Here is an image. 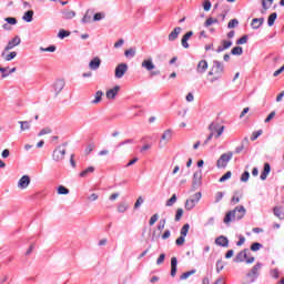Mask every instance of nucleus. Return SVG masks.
I'll use <instances>...</instances> for the list:
<instances>
[{"label": "nucleus", "mask_w": 284, "mask_h": 284, "mask_svg": "<svg viewBox=\"0 0 284 284\" xmlns=\"http://www.w3.org/2000/svg\"><path fill=\"white\" fill-rule=\"evenodd\" d=\"M271 171H272V166L270 165V163H265L260 179L262 181H265L267 179V175L270 174Z\"/></svg>", "instance_id": "22"}, {"label": "nucleus", "mask_w": 284, "mask_h": 284, "mask_svg": "<svg viewBox=\"0 0 284 284\" xmlns=\"http://www.w3.org/2000/svg\"><path fill=\"white\" fill-rule=\"evenodd\" d=\"M128 204H125V203H120L119 205H118V212H120L121 214H123L124 212H128Z\"/></svg>", "instance_id": "41"}, {"label": "nucleus", "mask_w": 284, "mask_h": 284, "mask_svg": "<svg viewBox=\"0 0 284 284\" xmlns=\"http://www.w3.org/2000/svg\"><path fill=\"white\" fill-rule=\"evenodd\" d=\"M170 143L172 141V130L168 129L161 136L160 143Z\"/></svg>", "instance_id": "21"}, {"label": "nucleus", "mask_w": 284, "mask_h": 284, "mask_svg": "<svg viewBox=\"0 0 284 284\" xmlns=\"http://www.w3.org/2000/svg\"><path fill=\"white\" fill-rule=\"evenodd\" d=\"M240 181H242V183H247V181H250V172H248V171H245V172L241 175Z\"/></svg>", "instance_id": "44"}, {"label": "nucleus", "mask_w": 284, "mask_h": 284, "mask_svg": "<svg viewBox=\"0 0 284 284\" xmlns=\"http://www.w3.org/2000/svg\"><path fill=\"white\" fill-rule=\"evenodd\" d=\"M58 194H64V195L70 194V190L68 187L63 186V185H60L58 187Z\"/></svg>", "instance_id": "46"}, {"label": "nucleus", "mask_w": 284, "mask_h": 284, "mask_svg": "<svg viewBox=\"0 0 284 284\" xmlns=\"http://www.w3.org/2000/svg\"><path fill=\"white\" fill-rule=\"evenodd\" d=\"M263 267V263L257 262L251 271L246 274L247 278H250L251 283H254L256 278H258V273L261 272Z\"/></svg>", "instance_id": "8"}, {"label": "nucleus", "mask_w": 284, "mask_h": 284, "mask_svg": "<svg viewBox=\"0 0 284 284\" xmlns=\"http://www.w3.org/2000/svg\"><path fill=\"white\" fill-rule=\"evenodd\" d=\"M203 176V173L201 171H196L194 174H193V185L196 186V185H201V179Z\"/></svg>", "instance_id": "26"}, {"label": "nucleus", "mask_w": 284, "mask_h": 284, "mask_svg": "<svg viewBox=\"0 0 284 284\" xmlns=\"http://www.w3.org/2000/svg\"><path fill=\"white\" fill-rule=\"evenodd\" d=\"M164 261H165V254L162 253L156 260V265H162Z\"/></svg>", "instance_id": "62"}, {"label": "nucleus", "mask_w": 284, "mask_h": 284, "mask_svg": "<svg viewBox=\"0 0 284 284\" xmlns=\"http://www.w3.org/2000/svg\"><path fill=\"white\" fill-rule=\"evenodd\" d=\"M246 212L247 211L245 210V206L243 205L236 206L234 210L229 211L225 214L223 222L225 223V225H230L232 221H241V219L245 216Z\"/></svg>", "instance_id": "1"}, {"label": "nucleus", "mask_w": 284, "mask_h": 284, "mask_svg": "<svg viewBox=\"0 0 284 284\" xmlns=\"http://www.w3.org/2000/svg\"><path fill=\"white\" fill-rule=\"evenodd\" d=\"M233 156H234V153L232 152L222 154L216 162V168H219V170L221 169L225 170V168H227V163L232 161Z\"/></svg>", "instance_id": "4"}, {"label": "nucleus", "mask_w": 284, "mask_h": 284, "mask_svg": "<svg viewBox=\"0 0 284 284\" xmlns=\"http://www.w3.org/2000/svg\"><path fill=\"white\" fill-rule=\"evenodd\" d=\"M237 26H239V20H237V19H232V20L229 21V23H227L229 30H232V29L236 28Z\"/></svg>", "instance_id": "39"}, {"label": "nucleus", "mask_w": 284, "mask_h": 284, "mask_svg": "<svg viewBox=\"0 0 284 284\" xmlns=\"http://www.w3.org/2000/svg\"><path fill=\"white\" fill-rule=\"evenodd\" d=\"M132 143H134V140L129 139V140H125V141H123V142H120V143L118 144V148H121V146L128 145V144H132Z\"/></svg>", "instance_id": "61"}, {"label": "nucleus", "mask_w": 284, "mask_h": 284, "mask_svg": "<svg viewBox=\"0 0 284 284\" xmlns=\"http://www.w3.org/2000/svg\"><path fill=\"white\" fill-rule=\"evenodd\" d=\"M62 17H63V19H74L77 17V12L65 10L62 12Z\"/></svg>", "instance_id": "33"}, {"label": "nucleus", "mask_w": 284, "mask_h": 284, "mask_svg": "<svg viewBox=\"0 0 284 284\" xmlns=\"http://www.w3.org/2000/svg\"><path fill=\"white\" fill-rule=\"evenodd\" d=\"M125 72H128V64H118L115 68V79H123V77H125Z\"/></svg>", "instance_id": "10"}, {"label": "nucleus", "mask_w": 284, "mask_h": 284, "mask_svg": "<svg viewBox=\"0 0 284 284\" xmlns=\"http://www.w3.org/2000/svg\"><path fill=\"white\" fill-rule=\"evenodd\" d=\"M262 3V14H266V12L272 8L274 0H261Z\"/></svg>", "instance_id": "17"}, {"label": "nucleus", "mask_w": 284, "mask_h": 284, "mask_svg": "<svg viewBox=\"0 0 284 284\" xmlns=\"http://www.w3.org/2000/svg\"><path fill=\"white\" fill-rule=\"evenodd\" d=\"M40 51H41V52H57V47H55V45H50V47H48V48L41 47V48H40Z\"/></svg>", "instance_id": "43"}, {"label": "nucleus", "mask_w": 284, "mask_h": 284, "mask_svg": "<svg viewBox=\"0 0 284 284\" xmlns=\"http://www.w3.org/2000/svg\"><path fill=\"white\" fill-rule=\"evenodd\" d=\"M21 43V38L19 36H16L12 40L8 42V44L4 48V52H10L13 48H17Z\"/></svg>", "instance_id": "11"}, {"label": "nucleus", "mask_w": 284, "mask_h": 284, "mask_svg": "<svg viewBox=\"0 0 284 284\" xmlns=\"http://www.w3.org/2000/svg\"><path fill=\"white\" fill-rule=\"evenodd\" d=\"M89 68L91 70H99V68H101V59L99 57L93 58L90 62H89Z\"/></svg>", "instance_id": "18"}, {"label": "nucleus", "mask_w": 284, "mask_h": 284, "mask_svg": "<svg viewBox=\"0 0 284 284\" xmlns=\"http://www.w3.org/2000/svg\"><path fill=\"white\" fill-rule=\"evenodd\" d=\"M181 32H183V29L181 27H176L174 28L171 33L168 37L169 41H176L179 39V34H181Z\"/></svg>", "instance_id": "14"}, {"label": "nucleus", "mask_w": 284, "mask_h": 284, "mask_svg": "<svg viewBox=\"0 0 284 284\" xmlns=\"http://www.w3.org/2000/svg\"><path fill=\"white\" fill-rule=\"evenodd\" d=\"M203 9L205 12H210V10L212 9V2H210V0H205L203 3Z\"/></svg>", "instance_id": "52"}, {"label": "nucleus", "mask_w": 284, "mask_h": 284, "mask_svg": "<svg viewBox=\"0 0 284 284\" xmlns=\"http://www.w3.org/2000/svg\"><path fill=\"white\" fill-rule=\"evenodd\" d=\"M227 179H232V171H227L222 178H220V183H225Z\"/></svg>", "instance_id": "45"}, {"label": "nucleus", "mask_w": 284, "mask_h": 284, "mask_svg": "<svg viewBox=\"0 0 284 284\" xmlns=\"http://www.w3.org/2000/svg\"><path fill=\"white\" fill-rule=\"evenodd\" d=\"M156 221H159V214L152 215L149 221V225H154V223H156Z\"/></svg>", "instance_id": "60"}, {"label": "nucleus", "mask_w": 284, "mask_h": 284, "mask_svg": "<svg viewBox=\"0 0 284 284\" xmlns=\"http://www.w3.org/2000/svg\"><path fill=\"white\" fill-rule=\"evenodd\" d=\"M229 48H232V41L230 40H222V45L217 47L216 52L221 53L225 50H229Z\"/></svg>", "instance_id": "19"}, {"label": "nucleus", "mask_w": 284, "mask_h": 284, "mask_svg": "<svg viewBox=\"0 0 284 284\" xmlns=\"http://www.w3.org/2000/svg\"><path fill=\"white\" fill-rule=\"evenodd\" d=\"M45 134H52V129H50V128H44V129H42V130L39 132L38 136H43V135H45Z\"/></svg>", "instance_id": "51"}, {"label": "nucleus", "mask_w": 284, "mask_h": 284, "mask_svg": "<svg viewBox=\"0 0 284 284\" xmlns=\"http://www.w3.org/2000/svg\"><path fill=\"white\" fill-rule=\"evenodd\" d=\"M4 21L10 26H17V18L9 17V18H6Z\"/></svg>", "instance_id": "57"}, {"label": "nucleus", "mask_w": 284, "mask_h": 284, "mask_svg": "<svg viewBox=\"0 0 284 284\" xmlns=\"http://www.w3.org/2000/svg\"><path fill=\"white\" fill-rule=\"evenodd\" d=\"M214 23H219V19L216 18H209L206 19V21L204 22V27L205 28H210V26L214 24Z\"/></svg>", "instance_id": "37"}, {"label": "nucleus", "mask_w": 284, "mask_h": 284, "mask_svg": "<svg viewBox=\"0 0 284 284\" xmlns=\"http://www.w3.org/2000/svg\"><path fill=\"white\" fill-rule=\"evenodd\" d=\"M165 223H166V220H165V219L160 220V223H159V225H158V230H159L160 232H163V230H165Z\"/></svg>", "instance_id": "55"}, {"label": "nucleus", "mask_w": 284, "mask_h": 284, "mask_svg": "<svg viewBox=\"0 0 284 284\" xmlns=\"http://www.w3.org/2000/svg\"><path fill=\"white\" fill-rule=\"evenodd\" d=\"M261 247H263V244L255 242L251 245V251L252 252H258V250H261Z\"/></svg>", "instance_id": "47"}, {"label": "nucleus", "mask_w": 284, "mask_h": 284, "mask_svg": "<svg viewBox=\"0 0 284 284\" xmlns=\"http://www.w3.org/2000/svg\"><path fill=\"white\" fill-rule=\"evenodd\" d=\"M239 194H240L239 191L234 192V195H233V197L231 200L232 205H236L237 203L241 202V197H239Z\"/></svg>", "instance_id": "38"}, {"label": "nucleus", "mask_w": 284, "mask_h": 284, "mask_svg": "<svg viewBox=\"0 0 284 284\" xmlns=\"http://www.w3.org/2000/svg\"><path fill=\"white\" fill-rule=\"evenodd\" d=\"M92 14L93 12L88 10L84 17L82 18V23H92Z\"/></svg>", "instance_id": "30"}, {"label": "nucleus", "mask_w": 284, "mask_h": 284, "mask_svg": "<svg viewBox=\"0 0 284 284\" xmlns=\"http://www.w3.org/2000/svg\"><path fill=\"white\" fill-rule=\"evenodd\" d=\"M261 134H263V130L253 132L251 135V141H256V139H258V136H261Z\"/></svg>", "instance_id": "50"}, {"label": "nucleus", "mask_w": 284, "mask_h": 284, "mask_svg": "<svg viewBox=\"0 0 284 284\" xmlns=\"http://www.w3.org/2000/svg\"><path fill=\"white\" fill-rule=\"evenodd\" d=\"M274 214H275V216H277V219H284V212L281 211V209H278V207L274 209Z\"/></svg>", "instance_id": "54"}, {"label": "nucleus", "mask_w": 284, "mask_h": 284, "mask_svg": "<svg viewBox=\"0 0 284 284\" xmlns=\"http://www.w3.org/2000/svg\"><path fill=\"white\" fill-rule=\"evenodd\" d=\"M141 67L144 68L146 72H151V77H156L161 74V71H152L156 68V65H154V62L152 61V58L143 60Z\"/></svg>", "instance_id": "6"}, {"label": "nucleus", "mask_w": 284, "mask_h": 284, "mask_svg": "<svg viewBox=\"0 0 284 284\" xmlns=\"http://www.w3.org/2000/svg\"><path fill=\"white\" fill-rule=\"evenodd\" d=\"M274 116H276V111L271 112L266 119L264 120L265 123H270V121H272V119H274Z\"/></svg>", "instance_id": "59"}, {"label": "nucleus", "mask_w": 284, "mask_h": 284, "mask_svg": "<svg viewBox=\"0 0 284 284\" xmlns=\"http://www.w3.org/2000/svg\"><path fill=\"white\" fill-rule=\"evenodd\" d=\"M59 39H65V37H70V31H65L61 29L58 33Z\"/></svg>", "instance_id": "48"}, {"label": "nucleus", "mask_w": 284, "mask_h": 284, "mask_svg": "<svg viewBox=\"0 0 284 284\" xmlns=\"http://www.w3.org/2000/svg\"><path fill=\"white\" fill-rule=\"evenodd\" d=\"M174 203H176V194H173V195L171 196V199H169V200L166 201V207H172V205H174Z\"/></svg>", "instance_id": "42"}, {"label": "nucleus", "mask_w": 284, "mask_h": 284, "mask_svg": "<svg viewBox=\"0 0 284 284\" xmlns=\"http://www.w3.org/2000/svg\"><path fill=\"white\" fill-rule=\"evenodd\" d=\"M187 232H190V224H184L181 229V236L186 237L187 236Z\"/></svg>", "instance_id": "40"}, {"label": "nucleus", "mask_w": 284, "mask_h": 284, "mask_svg": "<svg viewBox=\"0 0 284 284\" xmlns=\"http://www.w3.org/2000/svg\"><path fill=\"white\" fill-rule=\"evenodd\" d=\"M247 36H243L242 38H240L239 40H236V44L237 45H245V43H247Z\"/></svg>", "instance_id": "53"}, {"label": "nucleus", "mask_w": 284, "mask_h": 284, "mask_svg": "<svg viewBox=\"0 0 284 284\" xmlns=\"http://www.w3.org/2000/svg\"><path fill=\"white\" fill-rule=\"evenodd\" d=\"M247 252H250V250L245 248V250L241 251L240 253H237V255L234 258V262L243 263V261H246L247 265H252V263H254L255 258L254 257L247 258Z\"/></svg>", "instance_id": "7"}, {"label": "nucleus", "mask_w": 284, "mask_h": 284, "mask_svg": "<svg viewBox=\"0 0 284 284\" xmlns=\"http://www.w3.org/2000/svg\"><path fill=\"white\" fill-rule=\"evenodd\" d=\"M223 267H224L223 262L222 261H217V263H216V272L223 271Z\"/></svg>", "instance_id": "63"}, {"label": "nucleus", "mask_w": 284, "mask_h": 284, "mask_svg": "<svg viewBox=\"0 0 284 284\" xmlns=\"http://www.w3.org/2000/svg\"><path fill=\"white\" fill-rule=\"evenodd\" d=\"M265 22V19L264 18H255L252 20V28L253 30H258V28L261 26H263V23Z\"/></svg>", "instance_id": "23"}, {"label": "nucleus", "mask_w": 284, "mask_h": 284, "mask_svg": "<svg viewBox=\"0 0 284 284\" xmlns=\"http://www.w3.org/2000/svg\"><path fill=\"white\" fill-rule=\"evenodd\" d=\"M30 185V176L29 175H23L19 182H18V187L20 190H26Z\"/></svg>", "instance_id": "15"}, {"label": "nucleus", "mask_w": 284, "mask_h": 284, "mask_svg": "<svg viewBox=\"0 0 284 284\" xmlns=\"http://www.w3.org/2000/svg\"><path fill=\"white\" fill-rule=\"evenodd\" d=\"M6 52H2L1 53V57L4 59V61H12V59H16L17 58V51H12L10 52L9 54L6 55Z\"/></svg>", "instance_id": "28"}, {"label": "nucleus", "mask_w": 284, "mask_h": 284, "mask_svg": "<svg viewBox=\"0 0 284 284\" xmlns=\"http://www.w3.org/2000/svg\"><path fill=\"white\" fill-rule=\"evenodd\" d=\"M92 172H94V166H89L80 173V176L82 179H85V176H88L89 174H92Z\"/></svg>", "instance_id": "35"}, {"label": "nucleus", "mask_w": 284, "mask_h": 284, "mask_svg": "<svg viewBox=\"0 0 284 284\" xmlns=\"http://www.w3.org/2000/svg\"><path fill=\"white\" fill-rule=\"evenodd\" d=\"M33 17H34V11L29 10V11L24 12L22 19H23V21H27V23H32Z\"/></svg>", "instance_id": "27"}, {"label": "nucleus", "mask_w": 284, "mask_h": 284, "mask_svg": "<svg viewBox=\"0 0 284 284\" xmlns=\"http://www.w3.org/2000/svg\"><path fill=\"white\" fill-rule=\"evenodd\" d=\"M223 74H225V64L219 60H214L211 70L209 71V77H213L211 83L219 81Z\"/></svg>", "instance_id": "2"}, {"label": "nucleus", "mask_w": 284, "mask_h": 284, "mask_svg": "<svg viewBox=\"0 0 284 284\" xmlns=\"http://www.w3.org/2000/svg\"><path fill=\"white\" fill-rule=\"evenodd\" d=\"M135 55H136V49H134V48H130L124 51V57L126 59H134Z\"/></svg>", "instance_id": "29"}, {"label": "nucleus", "mask_w": 284, "mask_h": 284, "mask_svg": "<svg viewBox=\"0 0 284 284\" xmlns=\"http://www.w3.org/2000/svg\"><path fill=\"white\" fill-rule=\"evenodd\" d=\"M176 245H183V243H185V237L183 235H181L176 241H175Z\"/></svg>", "instance_id": "64"}, {"label": "nucleus", "mask_w": 284, "mask_h": 284, "mask_svg": "<svg viewBox=\"0 0 284 284\" xmlns=\"http://www.w3.org/2000/svg\"><path fill=\"white\" fill-rule=\"evenodd\" d=\"M193 36H194V32L189 31L182 37V40H181L182 48H185V49L190 48V43H187V41H190V38H192Z\"/></svg>", "instance_id": "16"}, {"label": "nucleus", "mask_w": 284, "mask_h": 284, "mask_svg": "<svg viewBox=\"0 0 284 284\" xmlns=\"http://www.w3.org/2000/svg\"><path fill=\"white\" fill-rule=\"evenodd\" d=\"M103 98L102 91H97L94 100L91 101L93 105H97V103H101V99Z\"/></svg>", "instance_id": "34"}, {"label": "nucleus", "mask_w": 284, "mask_h": 284, "mask_svg": "<svg viewBox=\"0 0 284 284\" xmlns=\"http://www.w3.org/2000/svg\"><path fill=\"white\" fill-rule=\"evenodd\" d=\"M63 88H65V80L63 79H59L53 83L55 97H58V94H61V92L63 91Z\"/></svg>", "instance_id": "12"}, {"label": "nucleus", "mask_w": 284, "mask_h": 284, "mask_svg": "<svg viewBox=\"0 0 284 284\" xmlns=\"http://www.w3.org/2000/svg\"><path fill=\"white\" fill-rule=\"evenodd\" d=\"M65 148L59 145L52 152V160L54 161V163H63V161H65Z\"/></svg>", "instance_id": "3"}, {"label": "nucleus", "mask_w": 284, "mask_h": 284, "mask_svg": "<svg viewBox=\"0 0 284 284\" xmlns=\"http://www.w3.org/2000/svg\"><path fill=\"white\" fill-rule=\"evenodd\" d=\"M209 130H210V132L215 134V139H219V136H221V134H223L225 126H223L216 122H213L209 125Z\"/></svg>", "instance_id": "9"}, {"label": "nucleus", "mask_w": 284, "mask_h": 284, "mask_svg": "<svg viewBox=\"0 0 284 284\" xmlns=\"http://www.w3.org/2000/svg\"><path fill=\"white\" fill-rule=\"evenodd\" d=\"M32 121H19L21 132H26V130H30Z\"/></svg>", "instance_id": "31"}, {"label": "nucleus", "mask_w": 284, "mask_h": 284, "mask_svg": "<svg viewBox=\"0 0 284 284\" xmlns=\"http://www.w3.org/2000/svg\"><path fill=\"white\" fill-rule=\"evenodd\" d=\"M207 68H209L207 60H201L196 67L197 74H205V72H207Z\"/></svg>", "instance_id": "13"}, {"label": "nucleus", "mask_w": 284, "mask_h": 284, "mask_svg": "<svg viewBox=\"0 0 284 284\" xmlns=\"http://www.w3.org/2000/svg\"><path fill=\"white\" fill-rule=\"evenodd\" d=\"M101 19H105V13L98 12L93 16V21H101Z\"/></svg>", "instance_id": "49"}, {"label": "nucleus", "mask_w": 284, "mask_h": 284, "mask_svg": "<svg viewBox=\"0 0 284 284\" xmlns=\"http://www.w3.org/2000/svg\"><path fill=\"white\" fill-rule=\"evenodd\" d=\"M223 196H225L223 192H217L215 194V203H221V201H223Z\"/></svg>", "instance_id": "56"}, {"label": "nucleus", "mask_w": 284, "mask_h": 284, "mask_svg": "<svg viewBox=\"0 0 284 284\" xmlns=\"http://www.w3.org/2000/svg\"><path fill=\"white\" fill-rule=\"evenodd\" d=\"M215 243L220 245V247H229L230 240H227L225 236L221 235L215 240Z\"/></svg>", "instance_id": "20"}, {"label": "nucleus", "mask_w": 284, "mask_h": 284, "mask_svg": "<svg viewBox=\"0 0 284 284\" xmlns=\"http://www.w3.org/2000/svg\"><path fill=\"white\" fill-rule=\"evenodd\" d=\"M176 265H179V260L176 257L171 258V276L174 278L176 276Z\"/></svg>", "instance_id": "25"}, {"label": "nucleus", "mask_w": 284, "mask_h": 284, "mask_svg": "<svg viewBox=\"0 0 284 284\" xmlns=\"http://www.w3.org/2000/svg\"><path fill=\"white\" fill-rule=\"evenodd\" d=\"M183 217V209H178L175 214V221H181Z\"/></svg>", "instance_id": "58"}, {"label": "nucleus", "mask_w": 284, "mask_h": 284, "mask_svg": "<svg viewBox=\"0 0 284 284\" xmlns=\"http://www.w3.org/2000/svg\"><path fill=\"white\" fill-rule=\"evenodd\" d=\"M278 14L276 12H273L268 16V19H267V26L270 28H272V26H274V22L276 21Z\"/></svg>", "instance_id": "32"}, {"label": "nucleus", "mask_w": 284, "mask_h": 284, "mask_svg": "<svg viewBox=\"0 0 284 284\" xmlns=\"http://www.w3.org/2000/svg\"><path fill=\"white\" fill-rule=\"evenodd\" d=\"M231 54L241 57L243 54V48L242 47H235L231 50Z\"/></svg>", "instance_id": "36"}, {"label": "nucleus", "mask_w": 284, "mask_h": 284, "mask_svg": "<svg viewBox=\"0 0 284 284\" xmlns=\"http://www.w3.org/2000/svg\"><path fill=\"white\" fill-rule=\"evenodd\" d=\"M119 90H121L120 85H115L113 89H110L108 91V99H116V95L119 94Z\"/></svg>", "instance_id": "24"}, {"label": "nucleus", "mask_w": 284, "mask_h": 284, "mask_svg": "<svg viewBox=\"0 0 284 284\" xmlns=\"http://www.w3.org/2000/svg\"><path fill=\"white\" fill-rule=\"evenodd\" d=\"M201 192L195 193L194 195H192L189 200H186L184 207L185 210H187V212H190V210H194V207H196V205H199V201H201Z\"/></svg>", "instance_id": "5"}]
</instances>
